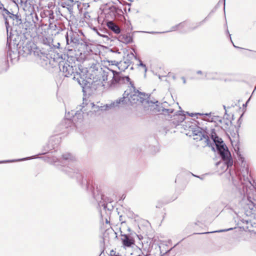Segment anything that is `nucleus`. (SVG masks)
I'll return each instance as SVG.
<instances>
[{
  "instance_id": "obj_9",
  "label": "nucleus",
  "mask_w": 256,
  "mask_h": 256,
  "mask_svg": "<svg viewBox=\"0 0 256 256\" xmlns=\"http://www.w3.org/2000/svg\"><path fill=\"white\" fill-rule=\"evenodd\" d=\"M65 38L66 43V48L68 50L70 51L73 48H76L79 44H83L86 46V44L80 38L79 34L76 32L70 31L67 32L65 35Z\"/></svg>"
},
{
  "instance_id": "obj_12",
  "label": "nucleus",
  "mask_w": 256,
  "mask_h": 256,
  "mask_svg": "<svg viewBox=\"0 0 256 256\" xmlns=\"http://www.w3.org/2000/svg\"><path fill=\"white\" fill-rule=\"evenodd\" d=\"M17 46H18L19 48H22V50L23 52V54L24 56H27L28 55L31 54L34 51V44L28 40L26 42V44L24 45H23L21 46L20 43H18L17 44Z\"/></svg>"
},
{
  "instance_id": "obj_34",
  "label": "nucleus",
  "mask_w": 256,
  "mask_h": 256,
  "mask_svg": "<svg viewBox=\"0 0 256 256\" xmlns=\"http://www.w3.org/2000/svg\"><path fill=\"white\" fill-rule=\"evenodd\" d=\"M0 10L2 12V14H5L6 16H8L10 14V12L4 8V4L0 2Z\"/></svg>"
},
{
  "instance_id": "obj_60",
  "label": "nucleus",
  "mask_w": 256,
  "mask_h": 256,
  "mask_svg": "<svg viewBox=\"0 0 256 256\" xmlns=\"http://www.w3.org/2000/svg\"><path fill=\"white\" fill-rule=\"evenodd\" d=\"M225 0H224V6H225Z\"/></svg>"
},
{
  "instance_id": "obj_6",
  "label": "nucleus",
  "mask_w": 256,
  "mask_h": 256,
  "mask_svg": "<svg viewBox=\"0 0 256 256\" xmlns=\"http://www.w3.org/2000/svg\"><path fill=\"white\" fill-rule=\"evenodd\" d=\"M58 10H56L57 14L63 16L61 10L68 14L70 16L79 11L81 6V2L76 0H57Z\"/></svg>"
},
{
  "instance_id": "obj_62",
  "label": "nucleus",
  "mask_w": 256,
  "mask_h": 256,
  "mask_svg": "<svg viewBox=\"0 0 256 256\" xmlns=\"http://www.w3.org/2000/svg\"><path fill=\"white\" fill-rule=\"evenodd\" d=\"M256 87H255V88H254V90H256Z\"/></svg>"
},
{
  "instance_id": "obj_31",
  "label": "nucleus",
  "mask_w": 256,
  "mask_h": 256,
  "mask_svg": "<svg viewBox=\"0 0 256 256\" xmlns=\"http://www.w3.org/2000/svg\"><path fill=\"white\" fill-rule=\"evenodd\" d=\"M208 122H222L221 118L219 116H213L212 117L210 116L207 120Z\"/></svg>"
},
{
  "instance_id": "obj_44",
  "label": "nucleus",
  "mask_w": 256,
  "mask_h": 256,
  "mask_svg": "<svg viewBox=\"0 0 256 256\" xmlns=\"http://www.w3.org/2000/svg\"><path fill=\"white\" fill-rule=\"evenodd\" d=\"M229 36H230V41L232 42V44H233L234 46V47H235V48H240V47L236 46L234 44V43H233V42H232V40L231 36H230V34H229Z\"/></svg>"
},
{
  "instance_id": "obj_28",
  "label": "nucleus",
  "mask_w": 256,
  "mask_h": 256,
  "mask_svg": "<svg viewBox=\"0 0 256 256\" xmlns=\"http://www.w3.org/2000/svg\"><path fill=\"white\" fill-rule=\"evenodd\" d=\"M37 158V156H33L32 157H28L24 158L22 159H18V160H6V161H0V164L1 163H4V162H19L22 160H30L32 158Z\"/></svg>"
},
{
  "instance_id": "obj_16",
  "label": "nucleus",
  "mask_w": 256,
  "mask_h": 256,
  "mask_svg": "<svg viewBox=\"0 0 256 256\" xmlns=\"http://www.w3.org/2000/svg\"><path fill=\"white\" fill-rule=\"evenodd\" d=\"M238 158L240 161L241 162L242 164L244 165V168L242 170V174L244 176V180H245V177L248 178V170L247 167H245L246 162H244V158L238 152L237 153Z\"/></svg>"
},
{
  "instance_id": "obj_35",
  "label": "nucleus",
  "mask_w": 256,
  "mask_h": 256,
  "mask_svg": "<svg viewBox=\"0 0 256 256\" xmlns=\"http://www.w3.org/2000/svg\"><path fill=\"white\" fill-rule=\"evenodd\" d=\"M40 60H42L44 62H42L43 66L47 65L48 63H50V60L47 56H40Z\"/></svg>"
},
{
  "instance_id": "obj_43",
  "label": "nucleus",
  "mask_w": 256,
  "mask_h": 256,
  "mask_svg": "<svg viewBox=\"0 0 256 256\" xmlns=\"http://www.w3.org/2000/svg\"><path fill=\"white\" fill-rule=\"evenodd\" d=\"M108 62L110 63V64L112 65H116V66H118V64H117L118 62L115 60H112L110 62Z\"/></svg>"
},
{
  "instance_id": "obj_59",
  "label": "nucleus",
  "mask_w": 256,
  "mask_h": 256,
  "mask_svg": "<svg viewBox=\"0 0 256 256\" xmlns=\"http://www.w3.org/2000/svg\"><path fill=\"white\" fill-rule=\"evenodd\" d=\"M46 153V152H44L42 153V154H45Z\"/></svg>"
},
{
  "instance_id": "obj_21",
  "label": "nucleus",
  "mask_w": 256,
  "mask_h": 256,
  "mask_svg": "<svg viewBox=\"0 0 256 256\" xmlns=\"http://www.w3.org/2000/svg\"><path fill=\"white\" fill-rule=\"evenodd\" d=\"M134 58L136 59V56L132 52H130L126 55V57L124 58V61L123 62L130 66L132 64V60Z\"/></svg>"
},
{
  "instance_id": "obj_13",
  "label": "nucleus",
  "mask_w": 256,
  "mask_h": 256,
  "mask_svg": "<svg viewBox=\"0 0 256 256\" xmlns=\"http://www.w3.org/2000/svg\"><path fill=\"white\" fill-rule=\"evenodd\" d=\"M165 246L164 245H158L154 244L152 246V249L150 250V254L154 256H163L166 253L170 252V250H172V248H170V250H166L164 252H162V248H164Z\"/></svg>"
},
{
  "instance_id": "obj_54",
  "label": "nucleus",
  "mask_w": 256,
  "mask_h": 256,
  "mask_svg": "<svg viewBox=\"0 0 256 256\" xmlns=\"http://www.w3.org/2000/svg\"><path fill=\"white\" fill-rule=\"evenodd\" d=\"M128 232H130L131 231L130 228H128Z\"/></svg>"
},
{
  "instance_id": "obj_33",
  "label": "nucleus",
  "mask_w": 256,
  "mask_h": 256,
  "mask_svg": "<svg viewBox=\"0 0 256 256\" xmlns=\"http://www.w3.org/2000/svg\"><path fill=\"white\" fill-rule=\"evenodd\" d=\"M48 9H44L41 11L40 13V16L42 18H48Z\"/></svg>"
},
{
  "instance_id": "obj_18",
  "label": "nucleus",
  "mask_w": 256,
  "mask_h": 256,
  "mask_svg": "<svg viewBox=\"0 0 256 256\" xmlns=\"http://www.w3.org/2000/svg\"><path fill=\"white\" fill-rule=\"evenodd\" d=\"M106 26L108 28L116 34L120 33L121 29L119 26L112 21H108L106 22Z\"/></svg>"
},
{
  "instance_id": "obj_8",
  "label": "nucleus",
  "mask_w": 256,
  "mask_h": 256,
  "mask_svg": "<svg viewBox=\"0 0 256 256\" xmlns=\"http://www.w3.org/2000/svg\"><path fill=\"white\" fill-rule=\"evenodd\" d=\"M84 98V102L82 105L79 106V109L75 111L74 110L68 112L66 114V118L68 120H71L76 122H82L84 118V114L86 112L89 108H93L96 106L93 102L86 103Z\"/></svg>"
},
{
  "instance_id": "obj_17",
  "label": "nucleus",
  "mask_w": 256,
  "mask_h": 256,
  "mask_svg": "<svg viewBox=\"0 0 256 256\" xmlns=\"http://www.w3.org/2000/svg\"><path fill=\"white\" fill-rule=\"evenodd\" d=\"M208 16H206L204 20H202V21H201L199 22L192 24H189V26L187 28V30H182V32H191V31H192V30H196V28H198L201 25H202L204 24V22L206 20Z\"/></svg>"
},
{
  "instance_id": "obj_53",
  "label": "nucleus",
  "mask_w": 256,
  "mask_h": 256,
  "mask_svg": "<svg viewBox=\"0 0 256 256\" xmlns=\"http://www.w3.org/2000/svg\"><path fill=\"white\" fill-rule=\"evenodd\" d=\"M229 116H229L228 114V115H226V116H225V119H226V118H228V117H229Z\"/></svg>"
},
{
  "instance_id": "obj_24",
  "label": "nucleus",
  "mask_w": 256,
  "mask_h": 256,
  "mask_svg": "<svg viewBox=\"0 0 256 256\" xmlns=\"http://www.w3.org/2000/svg\"><path fill=\"white\" fill-rule=\"evenodd\" d=\"M120 38H121V41L124 43L130 44L132 42V38L130 35H121Z\"/></svg>"
},
{
  "instance_id": "obj_3",
  "label": "nucleus",
  "mask_w": 256,
  "mask_h": 256,
  "mask_svg": "<svg viewBox=\"0 0 256 256\" xmlns=\"http://www.w3.org/2000/svg\"><path fill=\"white\" fill-rule=\"evenodd\" d=\"M123 84H129L130 85V90H133L131 92H128V90L124 91L123 96L116 100L112 102L110 104H106V108H112L116 107H120L127 104L130 103L131 105L135 104H141L144 100L148 102V100H146V96L144 93L142 92L136 90L134 86V82L130 80L128 82L126 81Z\"/></svg>"
},
{
  "instance_id": "obj_38",
  "label": "nucleus",
  "mask_w": 256,
  "mask_h": 256,
  "mask_svg": "<svg viewBox=\"0 0 256 256\" xmlns=\"http://www.w3.org/2000/svg\"><path fill=\"white\" fill-rule=\"evenodd\" d=\"M159 151V148L158 146H152L151 147L150 152L152 154H154Z\"/></svg>"
},
{
  "instance_id": "obj_55",
  "label": "nucleus",
  "mask_w": 256,
  "mask_h": 256,
  "mask_svg": "<svg viewBox=\"0 0 256 256\" xmlns=\"http://www.w3.org/2000/svg\"><path fill=\"white\" fill-rule=\"evenodd\" d=\"M122 217V216H120V220H122V218H121Z\"/></svg>"
},
{
  "instance_id": "obj_37",
  "label": "nucleus",
  "mask_w": 256,
  "mask_h": 256,
  "mask_svg": "<svg viewBox=\"0 0 256 256\" xmlns=\"http://www.w3.org/2000/svg\"><path fill=\"white\" fill-rule=\"evenodd\" d=\"M232 229H233L232 228H227V229L220 230H216V231H214V232H208V233L222 232L229 231V230H232ZM206 233L207 232H202V233H200V234H206Z\"/></svg>"
},
{
  "instance_id": "obj_15",
  "label": "nucleus",
  "mask_w": 256,
  "mask_h": 256,
  "mask_svg": "<svg viewBox=\"0 0 256 256\" xmlns=\"http://www.w3.org/2000/svg\"><path fill=\"white\" fill-rule=\"evenodd\" d=\"M19 53L17 50H8V57L10 58L12 63H15L18 60Z\"/></svg>"
},
{
  "instance_id": "obj_25",
  "label": "nucleus",
  "mask_w": 256,
  "mask_h": 256,
  "mask_svg": "<svg viewBox=\"0 0 256 256\" xmlns=\"http://www.w3.org/2000/svg\"><path fill=\"white\" fill-rule=\"evenodd\" d=\"M196 73L198 74H200V75H202V76H204V78H200V79H203V78H206V79H210V78H210L209 76L210 74H216L217 73L216 72H202V70H198L196 71Z\"/></svg>"
},
{
  "instance_id": "obj_49",
  "label": "nucleus",
  "mask_w": 256,
  "mask_h": 256,
  "mask_svg": "<svg viewBox=\"0 0 256 256\" xmlns=\"http://www.w3.org/2000/svg\"><path fill=\"white\" fill-rule=\"evenodd\" d=\"M98 34L100 36H103V37H104V38H108V36H105V35H101V34H100L98 32Z\"/></svg>"
},
{
  "instance_id": "obj_10",
  "label": "nucleus",
  "mask_w": 256,
  "mask_h": 256,
  "mask_svg": "<svg viewBox=\"0 0 256 256\" xmlns=\"http://www.w3.org/2000/svg\"><path fill=\"white\" fill-rule=\"evenodd\" d=\"M190 128L192 132V134L194 136V140L200 141L204 138L206 145L208 146H211L210 141L208 136V132L205 130L196 126H190Z\"/></svg>"
},
{
  "instance_id": "obj_19",
  "label": "nucleus",
  "mask_w": 256,
  "mask_h": 256,
  "mask_svg": "<svg viewBox=\"0 0 256 256\" xmlns=\"http://www.w3.org/2000/svg\"><path fill=\"white\" fill-rule=\"evenodd\" d=\"M177 112L178 114L174 115L175 121H174L173 122L174 124L178 125L180 122L184 121L186 118V116L185 114L182 113L183 112L182 111H179Z\"/></svg>"
},
{
  "instance_id": "obj_48",
  "label": "nucleus",
  "mask_w": 256,
  "mask_h": 256,
  "mask_svg": "<svg viewBox=\"0 0 256 256\" xmlns=\"http://www.w3.org/2000/svg\"><path fill=\"white\" fill-rule=\"evenodd\" d=\"M60 43L58 42V43H57V45H56V46H56L57 48H59V47H60Z\"/></svg>"
},
{
  "instance_id": "obj_61",
  "label": "nucleus",
  "mask_w": 256,
  "mask_h": 256,
  "mask_svg": "<svg viewBox=\"0 0 256 256\" xmlns=\"http://www.w3.org/2000/svg\"><path fill=\"white\" fill-rule=\"evenodd\" d=\"M134 235H136V236H138L136 233H134Z\"/></svg>"
},
{
  "instance_id": "obj_27",
  "label": "nucleus",
  "mask_w": 256,
  "mask_h": 256,
  "mask_svg": "<svg viewBox=\"0 0 256 256\" xmlns=\"http://www.w3.org/2000/svg\"><path fill=\"white\" fill-rule=\"evenodd\" d=\"M49 28L51 30H56L57 32H56V34L59 33V32L61 28H60L59 25H57L56 24H54L52 23L51 22H50L49 26H48Z\"/></svg>"
},
{
  "instance_id": "obj_40",
  "label": "nucleus",
  "mask_w": 256,
  "mask_h": 256,
  "mask_svg": "<svg viewBox=\"0 0 256 256\" xmlns=\"http://www.w3.org/2000/svg\"><path fill=\"white\" fill-rule=\"evenodd\" d=\"M178 30V24H176V25L174 26H172L170 30L166 32H172V31H175V30Z\"/></svg>"
},
{
  "instance_id": "obj_56",
  "label": "nucleus",
  "mask_w": 256,
  "mask_h": 256,
  "mask_svg": "<svg viewBox=\"0 0 256 256\" xmlns=\"http://www.w3.org/2000/svg\"><path fill=\"white\" fill-rule=\"evenodd\" d=\"M114 252V251L113 250H112V251H111V254H112V252Z\"/></svg>"
},
{
  "instance_id": "obj_23",
  "label": "nucleus",
  "mask_w": 256,
  "mask_h": 256,
  "mask_svg": "<svg viewBox=\"0 0 256 256\" xmlns=\"http://www.w3.org/2000/svg\"><path fill=\"white\" fill-rule=\"evenodd\" d=\"M9 68L8 62V60H6V58H4L2 60V66L0 68V72H6L8 70Z\"/></svg>"
},
{
  "instance_id": "obj_32",
  "label": "nucleus",
  "mask_w": 256,
  "mask_h": 256,
  "mask_svg": "<svg viewBox=\"0 0 256 256\" xmlns=\"http://www.w3.org/2000/svg\"><path fill=\"white\" fill-rule=\"evenodd\" d=\"M47 13L48 14V18L49 22H51V20H54V11L52 10L48 9V12H47Z\"/></svg>"
},
{
  "instance_id": "obj_7",
  "label": "nucleus",
  "mask_w": 256,
  "mask_h": 256,
  "mask_svg": "<svg viewBox=\"0 0 256 256\" xmlns=\"http://www.w3.org/2000/svg\"><path fill=\"white\" fill-rule=\"evenodd\" d=\"M30 10L26 11V18L24 24H26L25 30L28 29L39 28L43 26L42 20H39L38 16L36 12L34 5L30 4Z\"/></svg>"
},
{
  "instance_id": "obj_57",
  "label": "nucleus",
  "mask_w": 256,
  "mask_h": 256,
  "mask_svg": "<svg viewBox=\"0 0 256 256\" xmlns=\"http://www.w3.org/2000/svg\"><path fill=\"white\" fill-rule=\"evenodd\" d=\"M124 223H125V222H122V224H124Z\"/></svg>"
},
{
  "instance_id": "obj_5",
  "label": "nucleus",
  "mask_w": 256,
  "mask_h": 256,
  "mask_svg": "<svg viewBox=\"0 0 256 256\" xmlns=\"http://www.w3.org/2000/svg\"><path fill=\"white\" fill-rule=\"evenodd\" d=\"M210 138L216 146V152L227 168L232 166L233 160L231 154L222 138L217 136L214 129L211 130Z\"/></svg>"
},
{
  "instance_id": "obj_41",
  "label": "nucleus",
  "mask_w": 256,
  "mask_h": 256,
  "mask_svg": "<svg viewBox=\"0 0 256 256\" xmlns=\"http://www.w3.org/2000/svg\"><path fill=\"white\" fill-rule=\"evenodd\" d=\"M138 60L140 62L139 66L144 68V69L145 72H146L147 70V68H146V64H144L139 59Z\"/></svg>"
},
{
  "instance_id": "obj_14",
  "label": "nucleus",
  "mask_w": 256,
  "mask_h": 256,
  "mask_svg": "<svg viewBox=\"0 0 256 256\" xmlns=\"http://www.w3.org/2000/svg\"><path fill=\"white\" fill-rule=\"evenodd\" d=\"M132 234H122L121 232L122 241V244L126 247H130L134 244V240L132 236Z\"/></svg>"
},
{
  "instance_id": "obj_29",
  "label": "nucleus",
  "mask_w": 256,
  "mask_h": 256,
  "mask_svg": "<svg viewBox=\"0 0 256 256\" xmlns=\"http://www.w3.org/2000/svg\"><path fill=\"white\" fill-rule=\"evenodd\" d=\"M222 122H220L226 128H228L230 125L232 124V122L229 120L228 118L225 119V116H224L223 119H221Z\"/></svg>"
},
{
  "instance_id": "obj_45",
  "label": "nucleus",
  "mask_w": 256,
  "mask_h": 256,
  "mask_svg": "<svg viewBox=\"0 0 256 256\" xmlns=\"http://www.w3.org/2000/svg\"><path fill=\"white\" fill-rule=\"evenodd\" d=\"M147 32L149 33V34H154L164 33V32Z\"/></svg>"
},
{
  "instance_id": "obj_46",
  "label": "nucleus",
  "mask_w": 256,
  "mask_h": 256,
  "mask_svg": "<svg viewBox=\"0 0 256 256\" xmlns=\"http://www.w3.org/2000/svg\"><path fill=\"white\" fill-rule=\"evenodd\" d=\"M223 108H224V110H225L224 116H226V115H228L227 110L226 109V106H224V105L223 106Z\"/></svg>"
},
{
  "instance_id": "obj_36",
  "label": "nucleus",
  "mask_w": 256,
  "mask_h": 256,
  "mask_svg": "<svg viewBox=\"0 0 256 256\" xmlns=\"http://www.w3.org/2000/svg\"><path fill=\"white\" fill-rule=\"evenodd\" d=\"M51 42H52V40L50 38H45L43 39L44 44L50 47L52 46V44H51Z\"/></svg>"
},
{
  "instance_id": "obj_2",
  "label": "nucleus",
  "mask_w": 256,
  "mask_h": 256,
  "mask_svg": "<svg viewBox=\"0 0 256 256\" xmlns=\"http://www.w3.org/2000/svg\"><path fill=\"white\" fill-rule=\"evenodd\" d=\"M61 54L58 56L62 59L58 64L60 70L63 72L64 76H72L73 80H76L82 88L83 92H86V89L90 88V84L82 76L81 69L72 59L65 60V58H63ZM64 56H66L65 54Z\"/></svg>"
},
{
  "instance_id": "obj_20",
  "label": "nucleus",
  "mask_w": 256,
  "mask_h": 256,
  "mask_svg": "<svg viewBox=\"0 0 256 256\" xmlns=\"http://www.w3.org/2000/svg\"><path fill=\"white\" fill-rule=\"evenodd\" d=\"M220 199L222 202L225 200L226 202H224V204H226V207H227L228 208H230L227 202H230L232 200V198L229 196L228 192H224L220 196Z\"/></svg>"
},
{
  "instance_id": "obj_11",
  "label": "nucleus",
  "mask_w": 256,
  "mask_h": 256,
  "mask_svg": "<svg viewBox=\"0 0 256 256\" xmlns=\"http://www.w3.org/2000/svg\"><path fill=\"white\" fill-rule=\"evenodd\" d=\"M4 18L5 20V24L6 27L8 28V25L9 20H11L12 24L16 26H20L22 24V20L21 18L20 15L17 14H13L10 12V14L8 16H6L5 14H3Z\"/></svg>"
},
{
  "instance_id": "obj_39",
  "label": "nucleus",
  "mask_w": 256,
  "mask_h": 256,
  "mask_svg": "<svg viewBox=\"0 0 256 256\" xmlns=\"http://www.w3.org/2000/svg\"><path fill=\"white\" fill-rule=\"evenodd\" d=\"M188 114L189 116H193L195 115H200V116H210V114H200V113L189 114V113H188Z\"/></svg>"
},
{
  "instance_id": "obj_52",
  "label": "nucleus",
  "mask_w": 256,
  "mask_h": 256,
  "mask_svg": "<svg viewBox=\"0 0 256 256\" xmlns=\"http://www.w3.org/2000/svg\"><path fill=\"white\" fill-rule=\"evenodd\" d=\"M212 148L213 151L216 152V149L214 146H212Z\"/></svg>"
},
{
  "instance_id": "obj_1",
  "label": "nucleus",
  "mask_w": 256,
  "mask_h": 256,
  "mask_svg": "<svg viewBox=\"0 0 256 256\" xmlns=\"http://www.w3.org/2000/svg\"><path fill=\"white\" fill-rule=\"evenodd\" d=\"M74 158L70 153L64 154L60 158L56 157H53L52 158V162L56 166H60V170L72 178H75L78 182L80 184L82 187L87 190H91L92 193L93 197L98 202V206L100 209V212L102 213V208L104 212L106 210L111 212L114 209V206L112 204V200L111 198L106 197L104 194H100L97 190V194L96 192L93 190L92 186H90L88 182L86 179H84L81 174L78 172L77 170L72 168V163L74 161Z\"/></svg>"
},
{
  "instance_id": "obj_58",
  "label": "nucleus",
  "mask_w": 256,
  "mask_h": 256,
  "mask_svg": "<svg viewBox=\"0 0 256 256\" xmlns=\"http://www.w3.org/2000/svg\"><path fill=\"white\" fill-rule=\"evenodd\" d=\"M226 32L229 34V32H228V30H227Z\"/></svg>"
},
{
  "instance_id": "obj_51",
  "label": "nucleus",
  "mask_w": 256,
  "mask_h": 256,
  "mask_svg": "<svg viewBox=\"0 0 256 256\" xmlns=\"http://www.w3.org/2000/svg\"><path fill=\"white\" fill-rule=\"evenodd\" d=\"M250 98H249V99L247 100V102H246V103L245 104H243V106H246V104H247L248 102H249V100H250Z\"/></svg>"
},
{
  "instance_id": "obj_4",
  "label": "nucleus",
  "mask_w": 256,
  "mask_h": 256,
  "mask_svg": "<svg viewBox=\"0 0 256 256\" xmlns=\"http://www.w3.org/2000/svg\"><path fill=\"white\" fill-rule=\"evenodd\" d=\"M92 74L99 80L107 81L112 78V84H122L126 81L128 82V76H123L120 72L111 70L107 67L101 68L99 64H93L90 67Z\"/></svg>"
},
{
  "instance_id": "obj_26",
  "label": "nucleus",
  "mask_w": 256,
  "mask_h": 256,
  "mask_svg": "<svg viewBox=\"0 0 256 256\" xmlns=\"http://www.w3.org/2000/svg\"><path fill=\"white\" fill-rule=\"evenodd\" d=\"M178 30H180V32L182 33H184L182 32V30H187V28L189 26V23L188 22L184 21L182 22H180L178 24Z\"/></svg>"
},
{
  "instance_id": "obj_50",
  "label": "nucleus",
  "mask_w": 256,
  "mask_h": 256,
  "mask_svg": "<svg viewBox=\"0 0 256 256\" xmlns=\"http://www.w3.org/2000/svg\"><path fill=\"white\" fill-rule=\"evenodd\" d=\"M192 175L195 177H197V178H200L201 180H202V178H200V176H196V175H194V174H192Z\"/></svg>"
},
{
  "instance_id": "obj_22",
  "label": "nucleus",
  "mask_w": 256,
  "mask_h": 256,
  "mask_svg": "<svg viewBox=\"0 0 256 256\" xmlns=\"http://www.w3.org/2000/svg\"><path fill=\"white\" fill-rule=\"evenodd\" d=\"M158 111L159 112H162L163 114H168V118H169V117L170 118H172V116L170 115V114H172L174 112V109L173 108H160Z\"/></svg>"
},
{
  "instance_id": "obj_42",
  "label": "nucleus",
  "mask_w": 256,
  "mask_h": 256,
  "mask_svg": "<svg viewBox=\"0 0 256 256\" xmlns=\"http://www.w3.org/2000/svg\"><path fill=\"white\" fill-rule=\"evenodd\" d=\"M250 250L256 254V244H254L251 246Z\"/></svg>"
},
{
  "instance_id": "obj_30",
  "label": "nucleus",
  "mask_w": 256,
  "mask_h": 256,
  "mask_svg": "<svg viewBox=\"0 0 256 256\" xmlns=\"http://www.w3.org/2000/svg\"><path fill=\"white\" fill-rule=\"evenodd\" d=\"M117 64L118 68L121 71H124V70L129 66L128 64H126V63H124V62L122 61L119 62H117Z\"/></svg>"
},
{
  "instance_id": "obj_47",
  "label": "nucleus",
  "mask_w": 256,
  "mask_h": 256,
  "mask_svg": "<svg viewBox=\"0 0 256 256\" xmlns=\"http://www.w3.org/2000/svg\"><path fill=\"white\" fill-rule=\"evenodd\" d=\"M182 80H183V83H184V84H185L186 83V78H184V76L182 77Z\"/></svg>"
}]
</instances>
